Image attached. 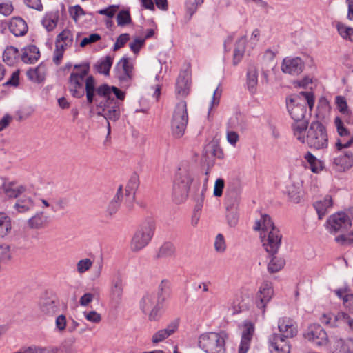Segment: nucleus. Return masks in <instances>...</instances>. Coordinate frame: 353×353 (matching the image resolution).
Here are the masks:
<instances>
[{"label": "nucleus", "instance_id": "nucleus-16", "mask_svg": "<svg viewBox=\"0 0 353 353\" xmlns=\"http://www.w3.org/2000/svg\"><path fill=\"white\" fill-rule=\"evenodd\" d=\"M321 321L322 323L330 325L332 327L338 326L339 324H346L348 326V331L353 334V319L343 312H338L336 315L332 316L323 314Z\"/></svg>", "mask_w": 353, "mask_h": 353}, {"label": "nucleus", "instance_id": "nucleus-17", "mask_svg": "<svg viewBox=\"0 0 353 353\" xmlns=\"http://www.w3.org/2000/svg\"><path fill=\"white\" fill-rule=\"evenodd\" d=\"M283 73L290 75H299L304 68V62L299 57H287L283 59L281 66Z\"/></svg>", "mask_w": 353, "mask_h": 353}, {"label": "nucleus", "instance_id": "nucleus-45", "mask_svg": "<svg viewBox=\"0 0 353 353\" xmlns=\"http://www.w3.org/2000/svg\"><path fill=\"white\" fill-rule=\"evenodd\" d=\"M139 187V181L137 176L132 177L125 188L126 195L129 197L131 202L135 199V191Z\"/></svg>", "mask_w": 353, "mask_h": 353}, {"label": "nucleus", "instance_id": "nucleus-11", "mask_svg": "<svg viewBox=\"0 0 353 353\" xmlns=\"http://www.w3.org/2000/svg\"><path fill=\"white\" fill-rule=\"evenodd\" d=\"M163 303L159 301L154 293L145 294L140 301L142 312L148 314L150 321H157L159 317V312Z\"/></svg>", "mask_w": 353, "mask_h": 353}, {"label": "nucleus", "instance_id": "nucleus-52", "mask_svg": "<svg viewBox=\"0 0 353 353\" xmlns=\"http://www.w3.org/2000/svg\"><path fill=\"white\" fill-rule=\"evenodd\" d=\"M117 66H118L119 68H121L122 70H123V72L128 73V74H130V77L133 78V65L128 58H122L117 63Z\"/></svg>", "mask_w": 353, "mask_h": 353}, {"label": "nucleus", "instance_id": "nucleus-47", "mask_svg": "<svg viewBox=\"0 0 353 353\" xmlns=\"http://www.w3.org/2000/svg\"><path fill=\"white\" fill-rule=\"evenodd\" d=\"M56 41L71 46L73 43V34L70 30L65 29L57 35Z\"/></svg>", "mask_w": 353, "mask_h": 353}, {"label": "nucleus", "instance_id": "nucleus-3", "mask_svg": "<svg viewBox=\"0 0 353 353\" xmlns=\"http://www.w3.org/2000/svg\"><path fill=\"white\" fill-rule=\"evenodd\" d=\"M278 328L281 334H272L268 343L272 353H290V347L286 339L296 336L297 325L289 317H282L278 321Z\"/></svg>", "mask_w": 353, "mask_h": 353}, {"label": "nucleus", "instance_id": "nucleus-64", "mask_svg": "<svg viewBox=\"0 0 353 353\" xmlns=\"http://www.w3.org/2000/svg\"><path fill=\"white\" fill-rule=\"evenodd\" d=\"M83 315L88 321L92 323H98L101 320V315L95 311L84 312Z\"/></svg>", "mask_w": 353, "mask_h": 353}, {"label": "nucleus", "instance_id": "nucleus-23", "mask_svg": "<svg viewBox=\"0 0 353 353\" xmlns=\"http://www.w3.org/2000/svg\"><path fill=\"white\" fill-rule=\"evenodd\" d=\"M10 31L16 37L23 36L28 32L26 22L21 17H12L8 24Z\"/></svg>", "mask_w": 353, "mask_h": 353}, {"label": "nucleus", "instance_id": "nucleus-8", "mask_svg": "<svg viewBox=\"0 0 353 353\" xmlns=\"http://www.w3.org/2000/svg\"><path fill=\"white\" fill-rule=\"evenodd\" d=\"M192 181L190 172L186 168H180L173 185V197L176 203L185 200Z\"/></svg>", "mask_w": 353, "mask_h": 353}, {"label": "nucleus", "instance_id": "nucleus-46", "mask_svg": "<svg viewBox=\"0 0 353 353\" xmlns=\"http://www.w3.org/2000/svg\"><path fill=\"white\" fill-rule=\"evenodd\" d=\"M26 353H57V349L53 347H42L36 345H32L28 347H24Z\"/></svg>", "mask_w": 353, "mask_h": 353}, {"label": "nucleus", "instance_id": "nucleus-22", "mask_svg": "<svg viewBox=\"0 0 353 353\" xmlns=\"http://www.w3.org/2000/svg\"><path fill=\"white\" fill-rule=\"evenodd\" d=\"M49 224V216L43 212H37L28 220V226L33 230L46 228Z\"/></svg>", "mask_w": 353, "mask_h": 353}, {"label": "nucleus", "instance_id": "nucleus-42", "mask_svg": "<svg viewBox=\"0 0 353 353\" xmlns=\"http://www.w3.org/2000/svg\"><path fill=\"white\" fill-rule=\"evenodd\" d=\"M170 282L168 280H162L159 285V292L157 296L162 303H164L170 296Z\"/></svg>", "mask_w": 353, "mask_h": 353}, {"label": "nucleus", "instance_id": "nucleus-32", "mask_svg": "<svg viewBox=\"0 0 353 353\" xmlns=\"http://www.w3.org/2000/svg\"><path fill=\"white\" fill-rule=\"evenodd\" d=\"M246 36H241L236 42L233 54V65H236L242 59L246 43Z\"/></svg>", "mask_w": 353, "mask_h": 353}, {"label": "nucleus", "instance_id": "nucleus-40", "mask_svg": "<svg viewBox=\"0 0 353 353\" xmlns=\"http://www.w3.org/2000/svg\"><path fill=\"white\" fill-rule=\"evenodd\" d=\"M26 188L23 185H16L13 183L4 185V191L7 196L10 198H17L23 193Z\"/></svg>", "mask_w": 353, "mask_h": 353}, {"label": "nucleus", "instance_id": "nucleus-44", "mask_svg": "<svg viewBox=\"0 0 353 353\" xmlns=\"http://www.w3.org/2000/svg\"><path fill=\"white\" fill-rule=\"evenodd\" d=\"M10 219L4 213L0 212V236H6L11 230Z\"/></svg>", "mask_w": 353, "mask_h": 353}, {"label": "nucleus", "instance_id": "nucleus-26", "mask_svg": "<svg viewBox=\"0 0 353 353\" xmlns=\"http://www.w3.org/2000/svg\"><path fill=\"white\" fill-rule=\"evenodd\" d=\"M332 353H353V339H336L333 345Z\"/></svg>", "mask_w": 353, "mask_h": 353}, {"label": "nucleus", "instance_id": "nucleus-58", "mask_svg": "<svg viewBox=\"0 0 353 353\" xmlns=\"http://www.w3.org/2000/svg\"><path fill=\"white\" fill-rule=\"evenodd\" d=\"M214 249L218 252H223L226 249L225 241L221 234H218L215 238Z\"/></svg>", "mask_w": 353, "mask_h": 353}, {"label": "nucleus", "instance_id": "nucleus-5", "mask_svg": "<svg viewBox=\"0 0 353 353\" xmlns=\"http://www.w3.org/2000/svg\"><path fill=\"white\" fill-rule=\"evenodd\" d=\"M155 231V222L152 218L145 219L136 230L132 241L131 248L139 251L152 240Z\"/></svg>", "mask_w": 353, "mask_h": 353}, {"label": "nucleus", "instance_id": "nucleus-33", "mask_svg": "<svg viewBox=\"0 0 353 353\" xmlns=\"http://www.w3.org/2000/svg\"><path fill=\"white\" fill-rule=\"evenodd\" d=\"M40 57V53L38 48L35 46H30L24 49L21 55L22 61L26 63L32 64L35 63Z\"/></svg>", "mask_w": 353, "mask_h": 353}, {"label": "nucleus", "instance_id": "nucleus-18", "mask_svg": "<svg viewBox=\"0 0 353 353\" xmlns=\"http://www.w3.org/2000/svg\"><path fill=\"white\" fill-rule=\"evenodd\" d=\"M254 332V325L250 321H245L242 332L241 340L239 347V353H247Z\"/></svg>", "mask_w": 353, "mask_h": 353}, {"label": "nucleus", "instance_id": "nucleus-55", "mask_svg": "<svg viewBox=\"0 0 353 353\" xmlns=\"http://www.w3.org/2000/svg\"><path fill=\"white\" fill-rule=\"evenodd\" d=\"M118 26H124L131 23V17L129 11L121 10L117 17Z\"/></svg>", "mask_w": 353, "mask_h": 353}, {"label": "nucleus", "instance_id": "nucleus-49", "mask_svg": "<svg viewBox=\"0 0 353 353\" xmlns=\"http://www.w3.org/2000/svg\"><path fill=\"white\" fill-rule=\"evenodd\" d=\"M121 192L122 187L120 186L117 190V194L114 196L113 199L110 202L108 205L107 210L109 214L112 215L118 210L121 200Z\"/></svg>", "mask_w": 353, "mask_h": 353}, {"label": "nucleus", "instance_id": "nucleus-27", "mask_svg": "<svg viewBox=\"0 0 353 353\" xmlns=\"http://www.w3.org/2000/svg\"><path fill=\"white\" fill-rule=\"evenodd\" d=\"M307 121L305 120L294 121L292 125L294 136L301 143H305L306 140L305 133L307 130Z\"/></svg>", "mask_w": 353, "mask_h": 353}, {"label": "nucleus", "instance_id": "nucleus-43", "mask_svg": "<svg viewBox=\"0 0 353 353\" xmlns=\"http://www.w3.org/2000/svg\"><path fill=\"white\" fill-rule=\"evenodd\" d=\"M285 260L282 258L272 256L268 264V270L270 273H275L280 271L285 265Z\"/></svg>", "mask_w": 353, "mask_h": 353}, {"label": "nucleus", "instance_id": "nucleus-50", "mask_svg": "<svg viewBox=\"0 0 353 353\" xmlns=\"http://www.w3.org/2000/svg\"><path fill=\"white\" fill-rule=\"evenodd\" d=\"M204 2V0H186L185 3L187 13L191 17Z\"/></svg>", "mask_w": 353, "mask_h": 353}, {"label": "nucleus", "instance_id": "nucleus-39", "mask_svg": "<svg viewBox=\"0 0 353 353\" xmlns=\"http://www.w3.org/2000/svg\"><path fill=\"white\" fill-rule=\"evenodd\" d=\"M58 19V13L50 12L46 14L42 19V24L48 31H51L57 26Z\"/></svg>", "mask_w": 353, "mask_h": 353}, {"label": "nucleus", "instance_id": "nucleus-51", "mask_svg": "<svg viewBox=\"0 0 353 353\" xmlns=\"http://www.w3.org/2000/svg\"><path fill=\"white\" fill-rule=\"evenodd\" d=\"M337 30L339 34L345 39H348L351 41H353V28L347 27L345 25L338 23Z\"/></svg>", "mask_w": 353, "mask_h": 353}, {"label": "nucleus", "instance_id": "nucleus-35", "mask_svg": "<svg viewBox=\"0 0 353 353\" xmlns=\"http://www.w3.org/2000/svg\"><path fill=\"white\" fill-rule=\"evenodd\" d=\"M46 73V66L43 64H40L35 68L28 70L27 72V76L31 81L37 83H41L45 79Z\"/></svg>", "mask_w": 353, "mask_h": 353}, {"label": "nucleus", "instance_id": "nucleus-48", "mask_svg": "<svg viewBox=\"0 0 353 353\" xmlns=\"http://www.w3.org/2000/svg\"><path fill=\"white\" fill-rule=\"evenodd\" d=\"M336 105L339 111L345 117L351 114V111L348 108V105L345 98L342 96H336L335 99Z\"/></svg>", "mask_w": 353, "mask_h": 353}, {"label": "nucleus", "instance_id": "nucleus-34", "mask_svg": "<svg viewBox=\"0 0 353 353\" xmlns=\"http://www.w3.org/2000/svg\"><path fill=\"white\" fill-rule=\"evenodd\" d=\"M113 63V59L110 56H105L100 59L95 64L94 69L100 74L109 75L110 70Z\"/></svg>", "mask_w": 353, "mask_h": 353}, {"label": "nucleus", "instance_id": "nucleus-10", "mask_svg": "<svg viewBox=\"0 0 353 353\" xmlns=\"http://www.w3.org/2000/svg\"><path fill=\"white\" fill-rule=\"evenodd\" d=\"M352 226V220L344 212L331 215L326 221L325 227L331 234L343 233Z\"/></svg>", "mask_w": 353, "mask_h": 353}, {"label": "nucleus", "instance_id": "nucleus-13", "mask_svg": "<svg viewBox=\"0 0 353 353\" xmlns=\"http://www.w3.org/2000/svg\"><path fill=\"white\" fill-rule=\"evenodd\" d=\"M123 294V276L117 271L114 272L110 279V299L114 304H119L122 299Z\"/></svg>", "mask_w": 353, "mask_h": 353}, {"label": "nucleus", "instance_id": "nucleus-37", "mask_svg": "<svg viewBox=\"0 0 353 353\" xmlns=\"http://www.w3.org/2000/svg\"><path fill=\"white\" fill-rule=\"evenodd\" d=\"M304 159L309 164L310 169L312 172L319 173L323 170V163L310 152H307L304 154Z\"/></svg>", "mask_w": 353, "mask_h": 353}, {"label": "nucleus", "instance_id": "nucleus-57", "mask_svg": "<svg viewBox=\"0 0 353 353\" xmlns=\"http://www.w3.org/2000/svg\"><path fill=\"white\" fill-rule=\"evenodd\" d=\"M69 14L77 21L81 16L85 15V12L79 5H76L69 8Z\"/></svg>", "mask_w": 353, "mask_h": 353}, {"label": "nucleus", "instance_id": "nucleus-56", "mask_svg": "<svg viewBox=\"0 0 353 353\" xmlns=\"http://www.w3.org/2000/svg\"><path fill=\"white\" fill-rule=\"evenodd\" d=\"M226 219L230 227H236L239 222V214L237 210H226Z\"/></svg>", "mask_w": 353, "mask_h": 353}, {"label": "nucleus", "instance_id": "nucleus-54", "mask_svg": "<svg viewBox=\"0 0 353 353\" xmlns=\"http://www.w3.org/2000/svg\"><path fill=\"white\" fill-rule=\"evenodd\" d=\"M92 264L93 261L88 258L81 259L77 264V271L81 274H83L90 269Z\"/></svg>", "mask_w": 353, "mask_h": 353}, {"label": "nucleus", "instance_id": "nucleus-41", "mask_svg": "<svg viewBox=\"0 0 353 353\" xmlns=\"http://www.w3.org/2000/svg\"><path fill=\"white\" fill-rule=\"evenodd\" d=\"M19 50L14 46H8L3 54V61L8 65H11L14 63L18 57Z\"/></svg>", "mask_w": 353, "mask_h": 353}, {"label": "nucleus", "instance_id": "nucleus-2", "mask_svg": "<svg viewBox=\"0 0 353 353\" xmlns=\"http://www.w3.org/2000/svg\"><path fill=\"white\" fill-rule=\"evenodd\" d=\"M96 94L98 96L94 100L97 103V114L106 120L117 121L120 117L119 105L112 96L123 101L125 93L117 87L103 84L97 88Z\"/></svg>", "mask_w": 353, "mask_h": 353}, {"label": "nucleus", "instance_id": "nucleus-19", "mask_svg": "<svg viewBox=\"0 0 353 353\" xmlns=\"http://www.w3.org/2000/svg\"><path fill=\"white\" fill-rule=\"evenodd\" d=\"M190 74L188 70L181 71L176 82V94L178 97H186L190 90Z\"/></svg>", "mask_w": 353, "mask_h": 353}, {"label": "nucleus", "instance_id": "nucleus-59", "mask_svg": "<svg viewBox=\"0 0 353 353\" xmlns=\"http://www.w3.org/2000/svg\"><path fill=\"white\" fill-rule=\"evenodd\" d=\"M14 8L10 1H6L0 3V14L3 16H9L13 12Z\"/></svg>", "mask_w": 353, "mask_h": 353}, {"label": "nucleus", "instance_id": "nucleus-12", "mask_svg": "<svg viewBox=\"0 0 353 353\" xmlns=\"http://www.w3.org/2000/svg\"><path fill=\"white\" fill-rule=\"evenodd\" d=\"M262 245L267 252L272 255L277 253L281 243L282 235L277 228L272 231L261 232Z\"/></svg>", "mask_w": 353, "mask_h": 353}, {"label": "nucleus", "instance_id": "nucleus-20", "mask_svg": "<svg viewBox=\"0 0 353 353\" xmlns=\"http://www.w3.org/2000/svg\"><path fill=\"white\" fill-rule=\"evenodd\" d=\"M334 168L340 172H345L353 167V154L346 152L343 154L335 156L332 159Z\"/></svg>", "mask_w": 353, "mask_h": 353}, {"label": "nucleus", "instance_id": "nucleus-31", "mask_svg": "<svg viewBox=\"0 0 353 353\" xmlns=\"http://www.w3.org/2000/svg\"><path fill=\"white\" fill-rule=\"evenodd\" d=\"M333 201L332 197L326 196L323 200L318 201L314 203V207L316 210L319 219H322L327 214V210L332 206Z\"/></svg>", "mask_w": 353, "mask_h": 353}, {"label": "nucleus", "instance_id": "nucleus-1", "mask_svg": "<svg viewBox=\"0 0 353 353\" xmlns=\"http://www.w3.org/2000/svg\"><path fill=\"white\" fill-rule=\"evenodd\" d=\"M90 65L88 63L76 64L68 81V88L70 94L75 98H81L86 94L87 102L93 103L96 93V82L92 75H89Z\"/></svg>", "mask_w": 353, "mask_h": 353}, {"label": "nucleus", "instance_id": "nucleus-38", "mask_svg": "<svg viewBox=\"0 0 353 353\" xmlns=\"http://www.w3.org/2000/svg\"><path fill=\"white\" fill-rule=\"evenodd\" d=\"M33 206V200L30 197L24 196L17 201L14 208L18 212L23 213L32 209Z\"/></svg>", "mask_w": 353, "mask_h": 353}, {"label": "nucleus", "instance_id": "nucleus-9", "mask_svg": "<svg viewBox=\"0 0 353 353\" xmlns=\"http://www.w3.org/2000/svg\"><path fill=\"white\" fill-rule=\"evenodd\" d=\"M188 122L187 104L185 101H181L174 108L171 121L172 135L176 138L181 137L184 134Z\"/></svg>", "mask_w": 353, "mask_h": 353}, {"label": "nucleus", "instance_id": "nucleus-61", "mask_svg": "<svg viewBox=\"0 0 353 353\" xmlns=\"http://www.w3.org/2000/svg\"><path fill=\"white\" fill-rule=\"evenodd\" d=\"M101 39V36L97 33H92L88 37H84L80 42V46L83 48L88 44H92Z\"/></svg>", "mask_w": 353, "mask_h": 353}, {"label": "nucleus", "instance_id": "nucleus-4", "mask_svg": "<svg viewBox=\"0 0 353 353\" xmlns=\"http://www.w3.org/2000/svg\"><path fill=\"white\" fill-rule=\"evenodd\" d=\"M305 103L312 110L314 104V99L311 92H300L296 97L287 99L286 105L288 112L294 121L305 120Z\"/></svg>", "mask_w": 353, "mask_h": 353}, {"label": "nucleus", "instance_id": "nucleus-36", "mask_svg": "<svg viewBox=\"0 0 353 353\" xmlns=\"http://www.w3.org/2000/svg\"><path fill=\"white\" fill-rule=\"evenodd\" d=\"M176 248L174 245L171 242H165L159 248L157 253V258L158 259H167L174 256Z\"/></svg>", "mask_w": 353, "mask_h": 353}, {"label": "nucleus", "instance_id": "nucleus-6", "mask_svg": "<svg viewBox=\"0 0 353 353\" xmlns=\"http://www.w3.org/2000/svg\"><path fill=\"white\" fill-rule=\"evenodd\" d=\"M226 337L224 332L205 333L199 336V346L206 353H223Z\"/></svg>", "mask_w": 353, "mask_h": 353}, {"label": "nucleus", "instance_id": "nucleus-7", "mask_svg": "<svg viewBox=\"0 0 353 353\" xmlns=\"http://www.w3.org/2000/svg\"><path fill=\"white\" fill-rule=\"evenodd\" d=\"M305 143L310 148L323 149L328 145V137L325 126L319 121H313L307 131Z\"/></svg>", "mask_w": 353, "mask_h": 353}, {"label": "nucleus", "instance_id": "nucleus-30", "mask_svg": "<svg viewBox=\"0 0 353 353\" xmlns=\"http://www.w3.org/2000/svg\"><path fill=\"white\" fill-rule=\"evenodd\" d=\"M336 295L341 299L344 306L351 312H353V294L350 293L347 287L334 290Z\"/></svg>", "mask_w": 353, "mask_h": 353}, {"label": "nucleus", "instance_id": "nucleus-28", "mask_svg": "<svg viewBox=\"0 0 353 353\" xmlns=\"http://www.w3.org/2000/svg\"><path fill=\"white\" fill-rule=\"evenodd\" d=\"M270 216L266 214H261L259 220L256 221L254 230L261 232H268L276 230Z\"/></svg>", "mask_w": 353, "mask_h": 353}, {"label": "nucleus", "instance_id": "nucleus-53", "mask_svg": "<svg viewBox=\"0 0 353 353\" xmlns=\"http://www.w3.org/2000/svg\"><path fill=\"white\" fill-rule=\"evenodd\" d=\"M115 75L120 83L125 85H129L133 79L130 77V74H128V73L123 72V70H122L121 68H119V67L117 65L115 67Z\"/></svg>", "mask_w": 353, "mask_h": 353}, {"label": "nucleus", "instance_id": "nucleus-60", "mask_svg": "<svg viewBox=\"0 0 353 353\" xmlns=\"http://www.w3.org/2000/svg\"><path fill=\"white\" fill-rule=\"evenodd\" d=\"M336 242L341 245L353 243V230L347 234H341L335 238Z\"/></svg>", "mask_w": 353, "mask_h": 353}, {"label": "nucleus", "instance_id": "nucleus-21", "mask_svg": "<svg viewBox=\"0 0 353 353\" xmlns=\"http://www.w3.org/2000/svg\"><path fill=\"white\" fill-rule=\"evenodd\" d=\"M39 309L42 314L52 316L59 310V305L53 297H42L39 301Z\"/></svg>", "mask_w": 353, "mask_h": 353}, {"label": "nucleus", "instance_id": "nucleus-25", "mask_svg": "<svg viewBox=\"0 0 353 353\" xmlns=\"http://www.w3.org/2000/svg\"><path fill=\"white\" fill-rule=\"evenodd\" d=\"M240 200L239 192L237 190L228 189L225 193V209L226 210H236Z\"/></svg>", "mask_w": 353, "mask_h": 353}, {"label": "nucleus", "instance_id": "nucleus-29", "mask_svg": "<svg viewBox=\"0 0 353 353\" xmlns=\"http://www.w3.org/2000/svg\"><path fill=\"white\" fill-rule=\"evenodd\" d=\"M246 83L248 90L251 93H254L258 83V70L256 66L252 65L248 66L246 74Z\"/></svg>", "mask_w": 353, "mask_h": 353}, {"label": "nucleus", "instance_id": "nucleus-15", "mask_svg": "<svg viewBox=\"0 0 353 353\" xmlns=\"http://www.w3.org/2000/svg\"><path fill=\"white\" fill-rule=\"evenodd\" d=\"M274 294L273 287L271 282L264 281L259 287L256 296V305L259 309L265 313V307L271 300Z\"/></svg>", "mask_w": 353, "mask_h": 353}, {"label": "nucleus", "instance_id": "nucleus-63", "mask_svg": "<svg viewBox=\"0 0 353 353\" xmlns=\"http://www.w3.org/2000/svg\"><path fill=\"white\" fill-rule=\"evenodd\" d=\"M144 43L145 39L135 38L132 42H130V48L134 54H137Z\"/></svg>", "mask_w": 353, "mask_h": 353}, {"label": "nucleus", "instance_id": "nucleus-14", "mask_svg": "<svg viewBox=\"0 0 353 353\" xmlns=\"http://www.w3.org/2000/svg\"><path fill=\"white\" fill-rule=\"evenodd\" d=\"M303 336L319 346L325 345L328 339L325 331L318 324L310 325L303 334Z\"/></svg>", "mask_w": 353, "mask_h": 353}, {"label": "nucleus", "instance_id": "nucleus-62", "mask_svg": "<svg viewBox=\"0 0 353 353\" xmlns=\"http://www.w3.org/2000/svg\"><path fill=\"white\" fill-rule=\"evenodd\" d=\"M334 124L337 130L338 134L341 137H345L349 134V131L345 128L342 120L339 117H336L334 119Z\"/></svg>", "mask_w": 353, "mask_h": 353}, {"label": "nucleus", "instance_id": "nucleus-24", "mask_svg": "<svg viewBox=\"0 0 353 353\" xmlns=\"http://www.w3.org/2000/svg\"><path fill=\"white\" fill-rule=\"evenodd\" d=\"M178 323L176 321H174L169 324L166 328L159 330L152 336V342L154 343H158L163 341L176 332L178 328Z\"/></svg>", "mask_w": 353, "mask_h": 353}]
</instances>
